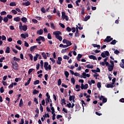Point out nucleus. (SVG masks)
<instances>
[{
  "label": "nucleus",
  "instance_id": "obj_10",
  "mask_svg": "<svg viewBox=\"0 0 124 124\" xmlns=\"http://www.w3.org/2000/svg\"><path fill=\"white\" fill-rule=\"evenodd\" d=\"M89 58L90 59H92L93 60H96V61L97 60V59H96V57L93 55L89 56Z\"/></svg>",
  "mask_w": 124,
  "mask_h": 124
},
{
  "label": "nucleus",
  "instance_id": "obj_35",
  "mask_svg": "<svg viewBox=\"0 0 124 124\" xmlns=\"http://www.w3.org/2000/svg\"><path fill=\"white\" fill-rule=\"evenodd\" d=\"M40 64H41V68L43 69L44 68V62L43 60L41 61Z\"/></svg>",
  "mask_w": 124,
  "mask_h": 124
},
{
  "label": "nucleus",
  "instance_id": "obj_8",
  "mask_svg": "<svg viewBox=\"0 0 124 124\" xmlns=\"http://www.w3.org/2000/svg\"><path fill=\"white\" fill-rule=\"evenodd\" d=\"M82 76H83L82 78H86V77L90 78V77H91V75L89 74H86L85 72H83L82 73Z\"/></svg>",
  "mask_w": 124,
  "mask_h": 124
},
{
  "label": "nucleus",
  "instance_id": "obj_50",
  "mask_svg": "<svg viewBox=\"0 0 124 124\" xmlns=\"http://www.w3.org/2000/svg\"><path fill=\"white\" fill-rule=\"evenodd\" d=\"M29 56L30 57V58L31 60V61H33V55L31 54H30Z\"/></svg>",
  "mask_w": 124,
  "mask_h": 124
},
{
  "label": "nucleus",
  "instance_id": "obj_36",
  "mask_svg": "<svg viewBox=\"0 0 124 124\" xmlns=\"http://www.w3.org/2000/svg\"><path fill=\"white\" fill-rule=\"evenodd\" d=\"M40 109L41 112L44 111V108L41 104H40Z\"/></svg>",
  "mask_w": 124,
  "mask_h": 124
},
{
  "label": "nucleus",
  "instance_id": "obj_48",
  "mask_svg": "<svg viewBox=\"0 0 124 124\" xmlns=\"http://www.w3.org/2000/svg\"><path fill=\"white\" fill-rule=\"evenodd\" d=\"M71 81L72 82L73 84H75V79L74 78H71Z\"/></svg>",
  "mask_w": 124,
  "mask_h": 124
},
{
  "label": "nucleus",
  "instance_id": "obj_46",
  "mask_svg": "<svg viewBox=\"0 0 124 124\" xmlns=\"http://www.w3.org/2000/svg\"><path fill=\"white\" fill-rule=\"evenodd\" d=\"M63 59L68 60H69V57H68V56L64 55L63 57Z\"/></svg>",
  "mask_w": 124,
  "mask_h": 124
},
{
  "label": "nucleus",
  "instance_id": "obj_4",
  "mask_svg": "<svg viewBox=\"0 0 124 124\" xmlns=\"http://www.w3.org/2000/svg\"><path fill=\"white\" fill-rule=\"evenodd\" d=\"M113 40V38H111L110 36H108L106 37V39H105L104 40V42H107V43H109L111 41Z\"/></svg>",
  "mask_w": 124,
  "mask_h": 124
},
{
  "label": "nucleus",
  "instance_id": "obj_57",
  "mask_svg": "<svg viewBox=\"0 0 124 124\" xmlns=\"http://www.w3.org/2000/svg\"><path fill=\"white\" fill-rule=\"evenodd\" d=\"M24 43H25V44H24L25 46H26L27 47H29V44L26 41H25Z\"/></svg>",
  "mask_w": 124,
  "mask_h": 124
},
{
  "label": "nucleus",
  "instance_id": "obj_2",
  "mask_svg": "<svg viewBox=\"0 0 124 124\" xmlns=\"http://www.w3.org/2000/svg\"><path fill=\"white\" fill-rule=\"evenodd\" d=\"M11 64H12L13 68L15 70H18V63L15 61H12L11 62Z\"/></svg>",
  "mask_w": 124,
  "mask_h": 124
},
{
  "label": "nucleus",
  "instance_id": "obj_43",
  "mask_svg": "<svg viewBox=\"0 0 124 124\" xmlns=\"http://www.w3.org/2000/svg\"><path fill=\"white\" fill-rule=\"evenodd\" d=\"M47 39L51 40L52 39V36H51V34H50V33H48L47 34Z\"/></svg>",
  "mask_w": 124,
  "mask_h": 124
},
{
  "label": "nucleus",
  "instance_id": "obj_18",
  "mask_svg": "<svg viewBox=\"0 0 124 124\" xmlns=\"http://www.w3.org/2000/svg\"><path fill=\"white\" fill-rule=\"evenodd\" d=\"M41 55H42L44 59L46 60L47 57L46 54L45 52L42 53Z\"/></svg>",
  "mask_w": 124,
  "mask_h": 124
},
{
  "label": "nucleus",
  "instance_id": "obj_30",
  "mask_svg": "<svg viewBox=\"0 0 124 124\" xmlns=\"http://www.w3.org/2000/svg\"><path fill=\"white\" fill-rule=\"evenodd\" d=\"M92 46H93V47H97L98 49H100V45H98L96 44H93Z\"/></svg>",
  "mask_w": 124,
  "mask_h": 124
},
{
  "label": "nucleus",
  "instance_id": "obj_6",
  "mask_svg": "<svg viewBox=\"0 0 124 124\" xmlns=\"http://www.w3.org/2000/svg\"><path fill=\"white\" fill-rule=\"evenodd\" d=\"M62 57H58V60L56 61V63L59 65H61L62 64Z\"/></svg>",
  "mask_w": 124,
  "mask_h": 124
},
{
  "label": "nucleus",
  "instance_id": "obj_40",
  "mask_svg": "<svg viewBox=\"0 0 124 124\" xmlns=\"http://www.w3.org/2000/svg\"><path fill=\"white\" fill-rule=\"evenodd\" d=\"M51 113L52 114H55V110L54 107H51Z\"/></svg>",
  "mask_w": 124,
  "mask_h": 124
},
{
  "label": "nucleus",
  "instance_id": "obj_29",
  "mask_svg": "<svg viewBox=\"0 0 124 124\" xmlns=\"http://www.w3.org/2000/svg\"><path fill=\"white\" fill-rule=\"evenodd\" d=\"M64 75L66 78H68V76H69V73H68L67 71H65Z\"/></svg>",
  "mask_w": 124,
  "mask_h": 124
},
{
  "label": "nucleus",
  "instance_id": "obj_52",
  "mask_svg": "<svg viewBox=\"0 0 124 124\" xmlns=\"http://www.w3.org/2000/svg\"><path fill=\"white\" fill-rule=\"evenodd\" d=\"M85 14V8H82L81 15H84Z\"/></svg>",
  "mask_w": 124,
  "mask_h": 124
},
{
  "label": "nucleus",
  "instance_id": "obj_19",
  "mask_svg": "<svg viewBox=\"0 0 124 124\" xmlns=\"http://www.w3.org/2000/svg\"><path fill=\"white\" fill-rule=\"evenodd\" d=\"M21 21L25 23L28 22L27 17H22Z\"/></svg>",
  "mask_w": 124,
  "mask_h": 124
},
{
  "label": "nucleus",
  "instance_id": "obj_9",
  "mask_svg": "<svg viewBox=\"0 0 124 124\" xmlns=\"http://www.w3.org/2000/svg\"><path fill=\"white\" fill-rule=\"evenodd\" d=\"M44 31L43 29H40V30H38L37 31V34H39V35H41L43 34Z\"/></svg>",
  "mask_w": 124,
  "mask_h": 124
},
{
  "label": "nucleus",
  "instance_id": "obj_5",
  "mask_svg": "<svg viewBox=\"0 0 124 124\" xmlns=\"http://www.w3.org/2000/svg\"><path fill=\"white\" fill-rule=\"evenodd\" d=\"M25 1H27V2H24L23 3H22L23 6H29L31 5V2H29L28 0H26Z\"/></svg>",
  "mask_w": 124,
  "mask_h": 124
},
{
  "label": "nucleus",
  "instance_id": "obj_32",
  "mask_svg": "<svg viewBox=\"0 0 124 124\" xmlns=\"http://www.w3.org/2000/svg\"><path fill=\"white\" fill-rule=\"evenodd\" d=\"M85 67L87 68H90V69L93 68V65H91L90 64L86 65Z\"/></svg>",
  "mask_w": 124,
  "mask_h": 124
},
{
  "label": "nucleus",
  "instance_id": "obj_34",
  "mask_svg": "<svg viewBox=\"0 0 124 124\" xmlns=\"http://www.w3.org/2000/svg\"><path fill=\"white\" fill-rule=\"evenodd\" d=\"M118 42L115 40H112V42L110 43V45H115L116 43Z\"/></svg>",
  "mask_w": 124,
  "mask_h": 124
},
{
  "label": "nucleus",
  "instance_id": "obj_27",
  "mask_svg": "<svg viewBox=\"0 0 124 124\" xmlns=\"http://www.w3.org/2000/svg\"><path fill=\"white\" fill-rule=\"evenodd\" d=\"M33 71H35V70L33 68L29 69L28 71V74L30 75L31 74V73H32L33 72Z\"/></svg>",
  "mask_w": 124,
  "mask_h": 124
},
{
  "label": "nucleus",
  "instance_id": "obj_56",
  "mask_svg": "<svg viewBox=\"0 0 124 124\" xmlns=\"http://www.w3.org/2000/svg\"><path fill=\"white\" fill-rule=\"evenodd\" d=\"M7 17L8 19H12L13 18V16H12V15H7Z\"/></svg>",
  "mask_w": 124,
  "mask_h": 124
},
{
  "label": "nucleus",
  "instance_id": "obj_53",
  "mask_svg": "<svg viewBox=\"0 0 124 124\" xmlns=\"http://www.w3.org/2000/svg\"><path fill=\"white\" fill-rule=\"evenodd\" d=\"M88 87H89V85H88V84H86L84 85L83 89L86 90V89H88Z\"/></svg>",
  "mask_w": 124,
  "mask_h": 124
},
{
  "label": "nucleus",
  "instance_id": "obj_59",
  "mask_svg": "<svg viewBox=\"0 0 124 124\" xmlns=\"http://www.w3.org/2000/svg\"><path fill=\"white\" fill-rule=\"evenodd\" d=\"M48 74H46L45 75L44 77H45V79L46 81H47L48 80Z\"/></svg>",
  "mask_w": 124,
  "mask_h": 124
},
{
  "label": "nucleus",
  "instance_id": "obj_55",
  "mask_svg": "<svg viewBox=\"0 0 124 124\" xmlns=\"http://www.w3.org/2000/svg\"><path fill=\"white\" fill-rule=\"evenodd\" d=\"M43 117L50 118V115H49V114L48 113H47V114L45 113V115H43Z\"/></svg>",
  "mask_w": 124,
  "mask_h": 124
},
{
  "label": "nucleus",
  "instance_id": "obj_1",
  "mask_svg": "<svg viewBox=\"0 0 124 124\" xmlns=\"http://www.w3.org/2000/svg\"><path fill=\"white\" fill-rule=\"evenodd\" d=\"M53 34L55 35V37L58 39L60 41H62V37L60 35H62V33L61 31H56V32H53Z\"/></svg>",
  "mask_w": 124,
  "mask_h": 124
},
{
  "label": "nucleus",
  "instance_id": "obj_21",
  "mask_svg": "<svg viewBox=\"0 0 124 124\" xmlns=\"http://www.w3.org/2000/svg\"><path fill=\"white\" fill-rule=\"evenodd\" d=\"M113 85L114 84H112V83H111V84H108L107 85V88H112L114 87V86H113Z\"/></svg>",
  "mask_w": 124,
  "mask_h": 124
},
{
  "label": "nucleus",
  "instance_id": "obj_60",
  "mask_svg": "<svg viewBox=\"0 0 124 124\" xmlns=\"http://www.w3.org/2000/svg\"><path fill=\"white\" fill-rule=\"evenodd\" d=\"M4 92V88L3 87H1L0 89V92L1 93H3Z\"/></svg>",
  "mask_w": 124,
  "mask_h": 124
},
{
  "label": "nucleus",
  "instance_id": "obj_11",
  "mask_svg": "<svg viewBox=\"0 0 124 124\" xmlns=\"http://www.w3.org/2000/svg\"><path fill=\"white\" fill-rule=\"evenodd\" d=\"M36 48H37V46H32L31 47L30 51L31 52H33V51H34L35 49Z\"/></svg>",
  "mask_w": 124,
  "mask_h": 124
},
{
  "label": "nucleus",
  "instance_id": "obj_23",
  "mask_svg": "<svg viewBox=\"0 0 124 124\" xmlns=\"http://www.w3.org/2000/svg\"><path fill=\"white\" fill-rule=\"evenodd\" d=\"M73 99H75V95H72V96H70V97H69V100L70 101H71L73 100Z\"/></svg>",
  "mask_w": 124,
  "mask_h": 124
},
{
  "label": "nucleus",
  "instance_id": "obj_25",
  "mask_svg": "<svg viewBox=\"0 0 124 124\" xmlns=\"http://www.w3.org/2000/svg\"><path fill=\"white\" fill-rule=\"evenodd\" d=\"M0 15L1 16H5V15H7V12H5V11H3L2 12H1V13H0Z\"/></svg>",
  "mask_w": 124,
  "mask_h": 124
},
{
  "label": "nucleus",
  "instance_id": "obj_31",
  "mask_svg": "<svg viewBox=\"0 0 124 124\" xmlns=\"http://www.w3.org/2000/svg\"><path fill=\"white\" fill-rule=\"evenodd\" d=\"M66 44L68 46H69L71 45H72V44L71 43V42L67 40V42L66 43Z\"/></svg>",
  "mask_w": 124,
  "mask_h": 124
},
{
  "label": "nucleus",
  "instance_id": "obj_3",
  "mask_svg": "<svg viewBox=\"0 0 124 124\" xmlns=\"http://www.w3.org/2000/svg\"><path fill=\"white\" fill-rule=\"evenodd\" d=\"M19 29L20 30H23L24 31H26L28 30V26L27 25H22V22H19Z\"/></svg>",
  "mask_w": 124,
  "mask_h": 124
},
{
  "label": "nucleus",
  "instance_id": "obj_39",
  "mask_svg": "<svg viewBox=\"0 0 124 124\" xmlns=\"http://www.w3.org/2000/svg\"><path fill=\"white\" fill-rule=\"evenodd\" d=\"M65 17H62V19L63 20L65 19L66 21H68L69 20V18H68V16H64Z\"/></svg>",
  "mask_w": 124,
  "mask_h": 124
},
{
  "label": "nucleus",
  "instance_id": "obj_13",
  "mask_svg": "<svg viewBox=\"0 0 124 124\" xmlns=\"http://www.w3.org/2000/svg\"><path fill=\"white\" fill-rule=\"evenodd\" d=\"M14 20L16 22H19L21 20V18L20 17H19V16H16V17H14Z\"/></svg>",
  "mask_w": 124,
  "mask_h": 124
},
{
  "label": "nucleus",
  "instance_id": "obj_33",
  "mask_svg": "<svg viewBox=\"0 0 124 124\" xmlns=\"http://www.w3.org/2000/svg\"><path fill=\"white\" fill-rule=\"evenodd\" d=\"M41 11L43 13H46V9L44 8V7H42V8H41Z\"/></svg>",
  "mask_w": 124,
  "mask_h": 124
},
{
  "label": "nucleus",
  "instance_id": "obj_51",
  "mask_svg": "<svg viewBox=\"0 0 124 124\" xmlns=\"http://www.w3.org/2000/svg\"><path fill=\"white\" fill-rule=\"evenodd\" d=\"M59 25L63 29L65 28V26L63 23H59Z\"/></svg>",
  "mask_w": 124,
  "mask_h": 124
},
{
  "label": "nucleus",
  "instance_id": "obj_63",
  "mask_svg": "<svg viewBox=\"0 0 124 124\" xmlns=\"http://www.w3.org/2000/svg\"><path fill=\"white\" fill-rule=\"evenodd\" d=\"M105 56H108L109 55V53L108 51H106L105 52Z\"/></svg>",
  "mask_w": 124,
  "mask_h": 124
},
{
  "label": "nucleus",
  "instance_id": "obj_45",
  "mask_svg": "<svg viewBox=\"0 0 124 124\" xmlns=\"http://www.w3.org/2000/svg\"><path fill=\"white\" fill-rule=\"evenodd\" d=\"M16 10L18 13H22V11L19 8H16Z\"/></svg>",
  "mask_w": 124,
  "mask_h": 124
},
{
  "label": "nucleus",
  "instance_id": "obj_54",
  "mask_svg": "<svg viewBox=\"0 0 124 124\" xmlns=\"http://www.w3.org/2000/svg\"><path fill=\"white\" fill-rule=\"evenodd\" d=\"M52 70V67L51 65H48V66H47V71L48 70Z\"/></svg>",
  "mask_w": 124,
  "mask_h": 124
},
{
  "label": "nucleus",
  "instance_id": "obj_37",
  "mask_svg": "<svg viewBox=\"0 0 124 124\" xmlns=\"http://www.w3.org/2000/svg\"><path fill=\"white\" fill-rule=\"evenodd\" d=\"M50 27L52 29H53L54 30L56 29V27H55L54 23H50Z\"/></svg>",
  "mask_w": 124,
  "mask_h": 124
},
{
  "label": "nucleus",
  "instance_id": "obj_38",
  "mask_svg": "<svg viewBox=\"0 0 124 124\" xmlns=\"http://www.w3.org/2000/svg\"><path fill=\"white\" fill-rule=\"evenodd\" d=\"M62 79H59L58 81V85L59 86H61L62 85Z\"/></svg>",
  "mask_w": 124,
  "mask_h": 124
},
{
  "label": "nucleus",
  "instance_id": "obj_24",
  "mask_svg": "<svg viewBox=\"0 0 124 124\" xmlns=\"http://www.w3.org/2000/svg\"><path fill=\"white\" fill-rule=\"evenodd\" d=\"M9 5L10 6H16V2H11V3L9 4Z\"/></svg>",
  "mask_w": 124,
  "mask_h": 124
},
{
  "label": "nucleus",
  "instance_id": "obj_14",
  "mask_svg": "<svg viewBox=\"0 0 124 124\" xmlns=\"http://www.w3.org/2000/svg\"><path fill=\"white\" fill-rule=\"evenodd\" d=\"M23 106V101L22 99H21L19 104V107H22Z\"/></svg>",
  "mask_w": 124,
  "mask_h": 124
},
{
  "label": "nucleus",
  "instance_id": "obj_26",
  "mask_svg": "<svg viewBox=\"0 0 124 124\" xmlns=\"http://www.w3.org/2000/svg\"><path fill=\"white\" fill-rule=\"evenodd\" d=\"M40 80H35V81H34L33 84H34V85H36L39 84L40 83Z\"/></svg>",
  "mask_w": 124,
  "mask_h": 124
},
{
  "label": "nucleus",
  "instance_id": "obj_7",
  "mask_svg": "<svg viewBox=\"0 0 124 124\" xmlns=\"http://www.w3.org/2000/svg\"><path fill=\"white\" fill-rule=\"evenodd\" d=\"M21 38L23 39H26V37H29V34L28 33H26L25 34L23 33H22V34L20 35Z\"/></svg>",
  "mask_w": 124,
  "mask_h": 124
},
{
  "label": "nucleus",
  "instance_id": "obj_28",
  "mask_svg": "<svg viewBox=\"0 0 124 124\" xmlns=\"http://www.w3.org/2000/svg\"><path fill=\"white\" fill-rule=\"evenodd\" d=\"M90 18H91V16H85V17L84 18V21H87L89 19H90Z\"/></svg>",
  "mask_w": 124,
  "mask_h": 124
},
{
  "label": "nucleus",
  "instance_id": "obj_15",
  "mask_svg": "<svg viewBox=\"0 0 124 124\" xmlns=\"http://www.w3.org/2000/svg\"><path fill=\"white\" fill-rule=\"evenodd\" d=\"M5 53H10V48L9 46H7L5 49Z\"/></svg>",
  "mask_w": 124,
  "mask_h": 124
},
{
  "label": "nucleus",
  "instance_id": "obj_64",
  "mask_svg": "<svg viewBox=\"0 0 124 124\" xmlns=\"http://www.w3.org/2000/svg\"><path fill=\"white\" fill-rule=\"evenodd\" d=\"M115 54L118 55V54L120 53V51H118V50H116L114 52Z\"/></svg>",
  "mask_w": 124,
  "mask_h": 124
},
{
  "label": "nucleus",
  "instance_id": "obj_47",
  "mask_svg": "<svg viewBox=\"0 0 124 124\" xmlns=\"http://www.w3.org/2000/svg\"><path fill=\"white\" fill-rule=\"evenodd\" d=\"M42 36H39L38 37L37 39H36V42H40V41H41L42 39Z\"/></svg>",
  "mask_w": 124,
  "mask_h": 124
},
{
  "label": "nucleus",
  "instance_id": "obj_12",
  "mask_svg": "<svg viewBox=\"0 0 124 124\" xmlns=\"http://www.w3.org/2000/svg\"><path fill=\"white\" fill-rule=\"evenodd\" d=\"M48 64H49V63H48V62H46L44 63V67L45 68V70L46 71H47V66H48Z\"/></svg>",
  "mask_w": 124,
  "mask_h": 124
},
{
  "label": "nucleus",
  "instance_id": "obj_17",
  "mask_svg": "<svg viewBox=\"0 0 124 124\" xmlns=\"http://www.w3.org/2000/svg\"><path fill=\"white\" fill-rule=\"evenodd\" d=\"M3 22L4 23H7L9 21V18L7 16H4L3 18Z\"/></svg>",
  "mask_w": 124,
  "mask_h": 124
},
{
  "label": "nucleus",
  "instance_id": "obj_41",
  "mask_svg": "<svg viewBox=\"0 0 124 124\" xmlns=\"http://www.w3.org/2000/svg\"><path fill=\"white\" fill-rule=\"evenodd\" d=\"M14 61H16V62H20V59H18V58H16V57H14Z\"/></svg>",
  "mask_w": 124,
  "mask_h": 124
},
{
  "label": "nucleus",
  "instance_id": "obj_61",
  "mask_svg": "<svg viewBox=\"0 0 124 124\" xmlns=\"http://www.w3.org/2000/svg\"><path fill=\"white\" fill-rule=\"evenodd\" d=\"M97 87L100 89L101 87V85L100 82H98L97 84Z\"/></svg>",
  "mask_w": 124,
  "mask_h": 124
},
{
  "label": "nucleus",
  "instance_id": "obj_20",
  "mask_svg": "<svg viewBox=\"0 0 124 124\" xmlns=\"http://www.w3.org/2000/svg\"><path fill=\"white\" fill-rule=\"evenodd\" d=\"M114 67V66H113L109 65V66L108 68V71L111 72L113 70Z\"/></svg>",
  "mask_w": 124,
  "mask_h": 124
},
{
  "label": "nucleus",
  "instance_id": "obj_16",
  "mask_svg": "<svg viewBox=\"0 0 124 124\" xmlns=\"http://www.w3.org/2000/svg\"><path fill=\"white\" fill-rule=\"evenodd\" d=\"M39 93V91L38 90H36V89H34L33 92H32V94L33 95H36L38 93Z\"/></svg>",
  "mask_w": 124,
  "mask_h": 124
},
{
  "label": "nucleus",
  "instance_id": "obj_49",
  "mask_svg": "<svg viewBox=\"0 0 124 124\" xmlns=\"http://www.w3.org/2000/svg\"><path fill=\"white\" fill-rule=\"evenodd\" d=\"M34 102L36 104H39V102L38 100L37 99V98L35 97L34 99Z\"/></svg>",
  "mask_w": 124,
  "mask_h": 124
},
{
  "label": "nucleus",
  "instance_id": "obj_42",
  "mask_svg": "<svg viewBox=\"0 0 124 124\" xmlns=\"http://www.w3.org/2000/svg\"><path fill=\"white\" fill-rule=\"evenodd\" d=\"M11 12L14 15L17 14V12L16 11V10H12Z\"/></svg>",
  "mask_w": 124,
  "mask_h": 124
},
{
  "label": "nucleus",
  "instance_id": "obj_62",
  "mask_svg": "<svg viewBox=\"0 0 124 124\" xmlns=\"http://www.w3.org/2000/svg\"><path fill=\"white\" fill-rule=\"evenodd\" d=\"M66 30L68 32H70V31H71V30H72L71 28H70V27H68L66 28Z\"/></svg>",
  "mask_w": 124,
  "mask_h": 124
},
{
  "label": "nucleus",
  "instance_id": "obj_22",
  "mask_svg": "<svg viewBox=\"0 0 124 124\" xmlns=\"http://www.w3.org/2000/svg\"><path fill=\"white\" fill-rule=\"evenodd\" d=\"M40 56V55L36 54L35 56L34 57V61L36 62L38 60V57Z\"/></svg>",
  "mask_w": 124,
  "mask_h": 124
},
{
  "label": "nucleus",
  "instance_id": "obj_44",
  "mask_svg": "<svg viewBox=\"0 0 124 124\" xmlns=\"http://www.w3.org/2000/svg\"><path fill=\"white\" fill-rule=\"evenodd\" d=\"M50 98L49 97L46 99V104H47L48 103H50Z\"/></svg>",
  "mask_w": 124,
  "mask_h": 124
},
{
  "label": "nucleus",
  "instance_id": "obj_58",
  "mask_svg": "<svg viewBox=\"0 0 124 124\" xmlns=\"http://www.w3.org/2000/svg\"><path fill=\"white\" fill-rule=\"evenodd\" d=\"M107 101V98H104H104H103V100H102V102L103 103H106Z\"/></svg>",
  "mask_w": 124,
  "mask_h": 124
}]
</instances>
